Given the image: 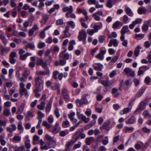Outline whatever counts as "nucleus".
<instances>
[{
  "instance_id": "a878e982",
  "label": "nucleus",
  "mask_w": 151,
  "mask_h": 151,
  "mask_svg": "<svg viewBox=\"0 0 151 151\" xmlns=\"http://www.w3.org/2000/svg\"><path fill=\"white\" fill-rule=\"evenodd\" d=\"M13 148L15 151H25L24 145L19 147L14 146L13 147Z\"/></svg>"
},
{
  "instance_id": "603ef678",
  "label": "nucleus",
  "mask_w": 151,
  "mask_h": 151,
  "mask_svg": "<svg viewBox=\"0 0 151 151\" xmlns=\"http://www.w3.org/2000/svg\"><path fill=\"white\" fill-rule=\"evenodd\" d=\"M143 114L144 116L146 117H147L148 118L151 117V115L150 114L148 111L147 110L143 112Z\"/></svg>"
},
{
  "instance_id": "f704fd0d",
  "label": "nucleus",
  "mask_w": 151,
  "mask_h": 151,
  "mask_svg": "<svg viewBox=\"0 0 151 151\" xmlns=\"http://www.w3.org/2000/svg\"><path fill=\"white\" fill-rule=\"evenodd\" d=\"M100 25H95L93 26V29L96 32H98V30L99 29L102 27V23H100Z\"/></svg>"
},
{
  "instance_id": "6e6d98bb",
  "label": "nucleus",
  "mask_w": 151,
  "mask_h": 151,
  "mask_svg": "<svg viewBox=\"0 0 151 151\" xmlns=\"http://www.w3.org/2000/svg\"><path fill=\"white\" fill-rule=\"evenodd\" d=\"M87 33L90 35H93V34L95 33L96 32L93 29H88L87 30Z\"/></svg>"
},
{
  "instance_id": "ddd939ff",
  "label": "nucleus",
  "mask_w": 151,
  "mask_h": 151,
  "mask_svg": "<svg viewBox=\"0 0 151 151\" xmlns=\"http://www.w3.org/2000/svg\"><path fill=\"white\" fill-rule=\"evenodd\" d=\"M150 22V21L149 20L145 21L144 22V24L142 27L143 30L147 31L148 29Z\"/></svg>"
},
{
  "instance_id": "7c9ffc66",
  "label": "nucleus",
  "mask_w": 151,
  "mask_h": 151,
  "mask_svg": "<svg viewBox=\"0 0 151 151\" xmlns=\"http://www.w3.org/2000/svg\"><path fill=\"white\" fill-rule=\"evenodd\" d=\"M45 101H42L40 105L37 106V108L40 110L43 109L45 108Z\"/></svg>"
},
{
  "instance_id": "a19ab883",
  "label": "nucleus",
  "mask_w": 151,
  "mask_h": 151,
  "mask_svg": "<svg viewBox=\"0 0 151 151\" xmlns=\"http://www.w3.org/2000/svg\"><path fill=\"white\" fill-rule=\"evenodd\" d=\"M83 131V129H79L74 134V136L75 137L76 136H80Z\"/></svg>"
},
{
  "instance_id": "6ab92c4d",
  "label": "nucleus",
  "mask_w": 151,
  "mask_h": 151,
  "mask_svg": "<svg viewBox=\"0 0 151 151\" xmlns=\"http://www.w3.org/2000/svg\"><path fill=\"white\" fill-rule=\"evenodd\" d=\"M25 105V103H22L21 104L18 109L17 112V114H21L23 112Z\"/></svg>"
},
{
  "instance_id": "58836bf2",
  "label": "nucleus",
  "mask_w": 151,
  "mask_h": 151,
  "mask_svg": "<svg viewBox=\"0 0 151 151\" xmlns=\"http://www.w3.org/2000/svg\"><path fill=\"white\" fill-rule=\"evenodd\" d=\"M66 16L67 18L70 17L73 18H75L76 16L75 14L72 13L67 12L66 14Z\"/></svg>"
},
{
  "instance_id": "4d7b16f0",
  "label": "nucleus",
  "mask_w": 151,
  "mask_h": 151,
  "mask_svg": "<svg viewBox=\"0 0 151 151\" xmlns=\"http://www.w3.org/2000/svg\"><path fill=\"white\" fill-rule=\"evenodd\" d=\"M40 65L45 70H49L48 69L47 63L46 62H44Z\"/></svg>"
},
{
  "instance_id": "9b49d317",
  "label": "nucleus",
  "mask_w": 151,
  "mask_h": 151,
  "mask_svg": "<svg viewBox=\"0 0 151 151\" xmlns=\"http://www.w3.org/2000/svg\"><path fill=\"white\" fill-rule=\"evenodd\" d=\"M124 71L127 74H129L131 76H134V71L129 68H124Z\"/></svg>"
},
{
  "instance_id": "473e14b6",
  "label": "nucleus",
  "mask_w": 151,
  "mask_h": 151,
  "mask_svg": "<svg viewBox=\"0 0 151 151\" xmlns=\"http://www.w3.org/2000/svg\"><path fill=\"white\" fill-rule=\"evenodd\" d=\"M75 115V112L72 111H70V113L68 114V117L71 120H73L74 118Z\"/></svg>"
},
{
  "instance_id": "de8ad7c7",
  "label": "nucleus",
  "mask_w": 151,
  "mask_h": 151,
  "mask_svg": "<svg viewBox=\"0 0 151 151\" xmlns=\"http://www.w3.org/2000/svg\"><path fill=\"white\" fill-rule=\"evenodd\" d=\"M62 124L63 127L66 128L69 126L70 123L68 120H67L65 121H63Z\"/></svg>"
},
{
  "instance_id": "09e8293b",
  "label": "nucleus",
  "mask_w": 151,
  "mask_h": 151,
  "mask_svg": "<svg viewBox=\"0 0 151 151\" xmlns=\"http://www.w3.org/2000/svg\"><path fill=\"white\" fill-rule=\"evenodd\" d=\"M37 65H40L44 62V61L42 59L37 58Z\"/></svg>"
},
{
  "instance_id": "2f4dec72",
  "label": "nucleus",
  "mask_w": 151,
  "mask_h": 151,
  "mask_svg": "<svg viewBox=\"0 0 151 151\" xmlns=\"http://www.w3.org/2000/svg\"><path fill=\"white\" fill-rule=\"evenodd\" d=\"M97 66H94V69L97 71L101 70L103 65L100 63H97Z\"/></svg>"
},
{
  "instance_id": "37998d69",
  "label": "nucleus",
  "mask_w": 151,
  "mask_h": 151,
  "mask_svg": "<svg viewBox=\"0 0 151 151\" xmlns=\"http://www.w3.org/2000/svg\"><path fill=\"white\" fill-rule=\"evenodd\" d=\"M121 22L119 21H116L112 25V27L114 29L118 27Z\"/></svg>"
},
{
  "instance_id": "bb28decb",
  "label": "nucleus",
  "mask_w": 151,
  "mask_h": 151,
  "mask_svg": "<svg viewBox=\"0 0 151 151\" xmlns=\"http://www.w3.org/2000/svg\"><path fill=\"white\" fill-rule=\"evenodd\" d=\"M145 89L143 88H141L137 93L136 96L139 98L142 96L145 92Z\"/></svg>"
},
{
  "instance_id": "3c124183",
  "label": "nucleus",
  "mask_w": 151,
  "mask_h": 151,
  "mask_svg": "<svg viewBox=\"0 0 151 151\" xmlns=\"http://www.w3.org/2000/svg\"><path fill=\"white\" fill-rule=\"evenodd\" d=\"M48 122L50 123H52L54 121V119L53 116L52 115H50L48 118Z\"/></svg>"
},
{
  "instance_id": "6e6552de",
  "label": "nucleus",
  "mask_w": 151,
  "mask_h": 151,
  "mask_svg": "<svg viewBox=\"0 0 151 151\" xmlns=\"http://www.w3.org/2000/svg\"><path fill=\"white\" fill-rule=\"evenodd\" d=\"M40 143L41 145L40 148L42 150H46L50 148L49 145H48V143L45 144V142L42 139H40Z\"/></svg>"
},
{
  "instance_id": "680f3d73",
  "label": "nucleus",
  "mask_w": 151,
  "mask_h": 151,
  "mask_svg": "<svg viewBox=\"0 0 151 151\" xmlns=\"http://www.w3.org/2000/svg\"><path fill=\"white\" fill-rule=\"evenodd\" d=\"M30 73V71L29 70H26L24 71L23 74V76L25 78H27L28 76L29 75Z\"/></svg>"
},
{
  "instance_id": "b1692460",
  "label": "nucleus",
  "mask_w": 151,
  "mask_h": 151,
  "mask_svg": "<svg viewBox=\"0 0 151 151\" xmlns=\"http://www.w3.org/2000/svg\"><path fill=\"white\" fill-rule=\"evenodd\" d=\"M136 122V119L134 117H132L130 118L127 121H126V123L127 124H133Z\"/></svg>"
},
{
  "instance_id": "f03ea898",
  "label": "nucleus",
  "mask_w": 151,
  "mask_h": 151,
  "mask_svg": "<svg viewBox=\"0 0 151 151\" xmlns=\"http://www.w3.org/2000/svg\"><path fill=\"white\" fill-rule=\"evenodd\" d=\"M101 83L105 87L104 89V91H108L111 88L113 84V81L112 80H102L101 81Z\"/></svg>"
},
{
  "instance_id": "20e7f679",
  "label": "nucleus",
  "mask_w": 151,
  "mask_h": 151,
  "mask_svg": "<svg viewBox=\"0 0 151 151\" xmlns=\"http://www.w3.org/2000/svg\"><path fill=\"white\" fill-rule=\"evenodd\" d=\"M35 87L36 88V91H37L40 90V88L41 85L43 83V80L42 78L38 77H36L35 80Z\"/></svg>"
},
{
  "instance_id": "864d4df0",
  "label": "nucleus",
  "mask_w": 151,
  "mask_h": 151,
  "mask_svg": "<svg viewBox=\"0 0 151 151\" xmlns=\"http://www.w3.org/2000/svg\"><path fill=\"white\" fill-rule=\"evenodd\" d=\"M45 46V43L41 41H40L38 43V46L39 48L41 49Z\"/></svg>"
},
{
  "instance_id": "c85d7f7f",
  "label": "nucleus",
  "mask_w": 151,
  "mask_h": 151,
  "mask_svg": "<svg viewBox=\"0 0 151 151\" xmlns=\"http://www.w3.org/2000/svg\"><path fill=\"white\" fill-rule=\"evenodd\" d=\"M65 53V52L63 53L62 52V53H60V58H61L62 56H63V58L64 59H66V60H68L69 59V54L68 53Z\"/></svg>"
},
{
  "instance_id": "dca6fc26",
  "label": "nucleus",
  "mask_w": 151,
  "mask_h": 151,
  "mask_svg": "<svg viewBox=\"0 0 151 151\" xmlns=\"http://www.w3.org/2000/svg\"><path fill=\"white\" fill-rule=\"evenodd\" d=\"M13 142H20L21 140V137L18 134L16 135L13 137Z\"/></svg>"
},
{
  "instance_id": "e433bc0d",
  "label": "nucleus",
  "mask_w": 151,
  "mask_h": 151,
  "mask_svg": "<svg viewBox=\"0 0 151 151\" xmlns=\"http://www.w3.org/2000/svg\"><path fill=\"white\" fill-rule=\"evenodd\" d=\"M51 102H49L48 104H47L46 107V112H49L50 111L51 108Z\"/></svg>"
},
{
  "instance_id": "2eb2a0df",
  "label": "nucleus",
  "mask_w": 151,
  "mask_h": 151,
  "mask_svg": "<svg viewBox=\"0 0 151 151\" xmlns=\"http://www.w3.org/2000/svg\"><path fill=\"white\" fill-rule=\"evenodd\" d=\"M132 109L131 107H127L125 108L123 110L120 111L119 113L121 115L126 114L130 112Z\"/></svg>"
},
{
  "instance_id": "0eeeda50",
  "label": "nucleus",
  "mask_w": 151,
  "mask_h": 151,
  "mask_svg": "<svg viewBox=\"0 0 151 151\" xmlns=\"http://www.w3.org/2000/svg\"><path fill=\"white\" fill-rule=\"evenodd\" d=\"M78 118L79 119H81L86 123L88 122L89 121V118H86V117L82 114H80L78 112L76 113Z\"/></svg>"
},
{
  "instance_id": "69168bd1",
  "label": "nucleus",
  "mask_w": 151,
  "mask_h": 151,
  "mask_svg": "<svg viewBox=\"0 0 151 151\" xmlns=\"http://www.w3.org/2000/svg\"><path fill=\"white\" fill-rule=\"evenodd\" d=\"M59 74V72L57 70H55L53 72V77L55 79H57V75Z\"/></svg>"
},
{
  "instance_id": "72a5a7b5",
  "label": "nucleus",
  "mask_w": 151,
  "mask_h": 151,
  "mask_svg": "<svg viewBox=\"0 0 151 151\" xmlns=\"http://www.w3.org/2000/svg\"><path fill=\"white\" fill-rule=\"evenodd\" d=\"M50 74V70H47L46 72L43 71H40L37 73L38 75H49Z\"/></svg>"
},
{
  "instance_id": "052dcab7",
  "label": "nucleus",
  "mask_w": 151,
  "mask_h": 151,
  "mask_svg": "<svg viewBox=\"0 0 151 151\" xmlns=\"http://www.w3.org/2000/svg\"><path fill=\"white\" fill-rule=\"evenodd\" d=\"M135 100V99L134 98L132 99L130 101L128 104V106L132 108V106L134 104V101Z\"/></svg>"
},
{
  "instance_id": "a211bd4d",
  "label": "nucleus",
  "mask_w": 151,
  "mask_h": 151,
  "mask_svg": "<svg viewBox=\"0 0 151 151\" xmlns=\"http://www.w3.org/2000/svg\"><path fill=\"white\" fill-rule=\"evenodd\" d=\"M32 54L31 53L27 52L24 54H22L20 56V59L22 60H24L26 59L27 57L28 56L31 55Z\"/></svg>"
},
{
  "instance_id": "0e129e2a",
  "label": "nucleus",
  "mask_w": 151,
  "mask_h": 151,
  "mask_svg": "<svg viewBox=\"0 0 151 151\" xmlns=\"http://www.w3.org/2000/svg\"><path fill=\"white\" fill-rule=\"evenodd\" d=\"M39 139V137L36 135H35L33 137V143L35 145L36 144V142Z\"/></svg>"
},
{
  "instance_id": "39448f33",
  "label": "nucleus",
  "mask_w": 151,
  "mask_h": 151,
  "mask_svg": "<svg viewBox=\"0 0 151 151\" xmlns=\"http://www.w3.org/2000/svg\"><path fill=\"white\" fill-rule=\"evenodd\" d=\"M20 88L19 92L22 95H23L24 93V95L26 97H27L29 95L27 93V91L25 88V85L23 83H21L19 84Z\"/></svg>"
},
{
  "instance_id": "423d86ee",
  "label": "nucleus",
  "mask_w": 151,
  "mask_h": 151,
  "mask_svg": "<svg viewBox=\"0 0 151 151\" xmlns=\"http://www.w3.org/2000/svg\"><path fill=\"white\" fill-rule=\"evenodd\" d=\"M87 34L86 31L82 30L79 32V35L78 36V38L79 41H81L83 39L86 38Z\"/></svg>"
},
{
  "instance_id": "c9c22d12",
  "label": "nucleus",
  "mask_w": 151,
  "mask_h": 151,
  "mask_svg": "<svg viewBox=\"0 0 151 151\" xmlns=\"http://www.w3.org/2000/svg\"><path fill=\"white\" fill-rule=\"evenodd\" d=\"M68 39H66L64 40L63 42V48L65 50L63 51V53L65 52L66 50V45L68 42Z\"/></svg>"
},
{
  "instance_id": "79ce46f5",
  "label": "nucleus",
  "mask_w": 151,
  "mask_h": 151,
  "mask_svg": "<svg viewBox=\"0 0 151 151\" xmlns=\"http://www.w3.org/2000/svg\"><path fill=\"white\" fill-rule=\"evenodd\" d=\"M73 143V141L71 140L68 142L65 145V150H67V151H69L70 150H68L69 147Z\"/></svg>"
},
{
  "instance_id": "4be33fe9",
  "label": "nucleus",
  "mask_w": 151,
  "mask_h": 151,
  "mask_svg": "<svg viewBox=\"0 0 151 151\" xmlns=\"http://www.w3.org/2000/svg\"><path fill=\"white\" fill-rule=\"evenodd\" d=\"M125 12L129 16L132 17L133 15V13L131 9L127 6L125 7Z\"/></svg>"
},
{
  "instance_id": "aec40b11",
  "label": "nucleus",
  "mask_w": 151,
  "mask_h": 151,
  "mask_svg": "<svg viewBox=\"0 0 151 151\" xmlns=\"http://www.w3.org/2000/svg\"><path fill=\"white\" fill-rule=\"evenodd\" d=\"M63 10L64 12H66L67 11L68 12L72 13L73 11L72 6L71 5L69 7L67 6L63 8Z\"/></svg>"
},
{
  "instance_id": "8fccbe9b",
  "label": "nucleus",
  "mask_w": 151,
  "mask_h": 151,
  "mask_svg": "<svg viewBox=\"0 0 151 151\" xmlns=\"http://www.w3.org/2000/svg\"><path fill=\"white\" fill-rule=\"evenodd\" d=\"M151 45V41H145L144 44L145 47L147 48L149 47Z\"/></svg>"
},
{
  "instance_id": "a18cd8bd",
  "label": "nucleus",
  "mask_w": 151,
  "mask_h": 151,
  "mask_svg": "<svg viewBox=\"0 0 151 151\" xmlns=\"http://www.w3.org/2000/svg\"><path fill=\"white\" fill-rule=\"evenodd\" d=\"M64 32L65 34L64 35L60 37V38L61 39H63L66 37H69L70 35V34L69 32L68 31H64Z\"/></svg>"
},
{
  "instance_id": "13d9d810",
  "label": "nucleus",
  "mask_w": 151,
  "mask_h": 151,
  "mask_svg": "<svg viewBox=\"0 0 151 151\" xmlns=\"http://www.w3.org/2000/svg\"><path fill=\"white\" fill-rule=\"evenodd\" d=\"M18 129L22 132L23 131V128L22 126V122H19L18 125Z\"/></svg>"
},
{
  "instance_id": "ea45409f",
  "label": "nucleus",
  "mask_w": 151,
  "mask_h": 151,
  "mask_svg": "<svg viewBox=\"0 0 151 151\" xmlns=\"http://www.w3.org/2000/svg\"><path fill=\"white\" fill-rule=\"evenodd\" d=\"M42 124L47 129H50L51 127V125L48 123L46 121H44L42 123Z\"/></svg>"
},
{
  "instance_id": "393cba45",
  "label": "nucleus",
  "mask_w": 151,
  "mask_h": 151,
  "mask_svg": "<svg viewBox=\"0 0 151 151\" xmlns=\"http://www.w3.org/2000/svg\"><path fill=\"white\" fill-rule=\"evenodd\" d=\"M134 130V128L133 127H125L123 129V131L126 133H127L128 131H131L133 132Z\"/></svg>"
},
{
  "instance_id": "f257e3e1",
  "label": "nucleus",
  "mask_w": 151,
  "mask_h": 151,
  "mask_svg": "<svg viewBox=\"0 0 151 151\" xmlns=\"http://www.w3.org/2000/svg\"><path fill=\"white\" fill-rule=\"evenodd\" d=\"M150 99L149 98H146L144 101H141L138 105V108L135 111L134 113L137 114L141 111L144 110L146 108V105L149 102Z\"/></svg>"
},
{
  "instance_id": "f3484780",
  "label": "nucleus",
  "mask_w": 151,
  "mask_h": 151,
  "mask_svg": "<svg viewBox=\"0 0 151 151\" xmlns=\"http://www.w3.org/2000/svg\"><path fill=\"white\" fill-rule=\"evenodd\" d=\"M87 95L86 94H84L82 98L81 99L80 105H82L83 104H86L88 103V100L86 98Z\"/></svg>"
},
{
  "instance_id": "4468645a",
  "label": "nucleus",
  "mask_w": 151,
  "mask_h": 151,
  "mask_svg": "<svg viewBox=\"0 0 151 151\" xmlns=\"http://www.w3.org/2000/svg\"><path fill=\"white\" fill-rule=\"evenodd\" d=\"M10 47H3L0 51V54L1 55H4L7 54L10 50Z\"/></svg>"
},
{
  "instance_id": "1a4fd4ad",
  "label": "nucleus",
  "mask_w": 151,
  "mask_h": 151,
  "mask_svg": "<svg viewBox=\"0 0 151 151\" xmlns=\"http://www.w3.org/2000/svg\"><path fill=\"white\" fill-rule=\"evenodd\" d=\"M103 15V12L101 11H98L96 12L92 15L94 19L97 21H99L100 20L99 16H102Z\"/></svg>"
},
{
  "instance_id": "7ed1b4c3",
  "label": "nucleus",
  "mask_w": 151,
  "mask_h": 151,
  "mask_svg": "<svg viewBox=\"0 0 151 151\" xmlns=\"http://www.w3.org/2000/svg\"><path fill=\"white\" fill-rule=\"evenodd\" d=\"M100 52L97 54L95 58L100 60H103L104 58V55L106 52V50L104 47L101 48L99 50Z\"/></svg>"
},
{
  "instance_id": "338daca9",
  "label": "nucleus",
  "mask_w": 151,
  "mask_h": 151,
  "mask_svg": "<svg viewBox=\"0 0 151 151\" xmlns=\"http://www.w3.org/2000/svg\"><path fill=\"white\" fill-rule=\"evenodd\" d=\"M67 23L70 25L72 27V28H73L75 27V24L74 22L72 21H70L68 22Z\"/></svg>"
},
{
  "instance_id": "c756f323",
  "label": "nucleus",
  "mask_w": 151,
  "mask_h": 151,
  "mask_svg": "<svg viewBox=\"0 0 151 151\" xmlns=\"http://www.w3.org/2000/svg\"><path fill=\"white\" fill-rule=\"evenodd\" d=\"M121 40L122 42V45L125 47H127L128 44V41L127 40H125V37H120Z\"/></svg>"
},
{
  "instance_id": "f8f14e48",
  "label": "nucleus",
  "mask_w": 151,
  "mask_h": 151,
  "mask_svg": "<svg viewBox=\"0 0 151 151\" xmlns=\"http://www.w3.org/2000/svg\"><path fill=\"white\" fill-rule=\"evenodd\" d=\"M113 45L114 47H116L118 45V43L117 40L116 39L111 40L108 45L109 47H110Z\"/></svg>"
},
{
  "instance_id": "cd10ccee",
  "label": "nucleus",
  "mask_w": 151,
  "mask_h": 151,
  "mask_svg": "<svg viewBox=\"0 0 151 151\" xmlns=\"http://www.w3.org/2000/svg\"><path fill=\"white\" fill-rule=\"evenodd\" d=\"M59 124L58 123H56L53 127V130L52 132L54 134H55L58 132L59 131Z\"/></svg>"
},
{
  "instance_id": "bf43d9fd",
  "label": "nucleus",
  "mask_w": 151,
  "mask_h": 151,
  "mask_svg": "<svg viewBox=\"0 0 151 151\" xmlns=\"http://www.w3.org/2000/svg\"><path fill=\"white\" fill-rule=\"evenodd\" d=\"M39 36L42 39L44 38L45 37V32L43 30L40 33Z\"/></svg>"
},
{
  "instance_id": "774afa93",
  "label": "nucleus",
  "mask_w": 151,
  "mask_h": 151,
  "mask_svg": "<svg viewBox=\"0 0 151 151\" xmlns=\"http://www.w3.org/2000/svg\"><path fill=\"white\" fill-rule=\"evenodd\" d=\"M38 114L39 115L38 116V119H42V118L44 116V114L42 112L40 111H39L38 112Z\"/></svg>"
},
{
  "instance_id": "49530a36",
  "label": "nucleus",
  "mask_w": 151,
  "mask_h": 151,
  "mask_svg": "<svg viewBox=\"0 0 151 151\" xmlns=\"http://www.w3.org/2000/svg\"><path fill=\"white\" fill-rule=\"evenodd\" d=\"M142 130L143 132L147 134H148L150 133L151 131L150 129H148L146 127L142 128Z\"/></svg>"
},
{
  "instance_id": "9d476101",
  "label": "nucleus",
  "mask_w": 151,
  "mask_h": 151,
  "mask_svg": "<svg viewBox=\"0 0 151 151\" xmlns=\"http://www.w3.org/2000/svg\"><path fill=\"white\" fill-rule=\"evenodd\" d=\"M129 30L127 26L125 25L123 26L121 31V37H124V35L125 33L129 32Z\"/></svg>"
},
{
  "instance_id": "c03bdc74",
  "label": "nucleus",
  "mask_w": 151,
  "mask_h": 151,
  "mask_svg": "<svg viewBox=\"0 0 151 151\" xmlns=\"http://www.w3.org/2000/svg\"><path fill=\"white\" fill-rule=\"evenodd\" d=\"M25 145L26 148L29 149L31 147L30 141L29 140H27L25 142Z\"/></svg>"
},
{
  "instance_id": "412c9836",
  "label": "nucleus",
  "mask_w": 151,
  "mask_h": 151,
  "mask_svg": "<svg viewBox=\"0 0 151 151\" xmlns=\"http://www.w3.org/2000/svg\"><path fill=\"white\" fill-rule=\"evenodd\" d=\"M48 145L50 148H55L56 146V141L55 140H52L48 142Z\"/></svg>"
},
{
  "instance_id": "e2e57ef3",
  "label": "nucleus",
  "mask_w": 151,
  "mask_h": 151,
  "mask_svg": "<svg viewBox=\"0 0 151 151\" xmlns=\"http://www.w3.org/2000/svg\"><path fill=\"white\" fill-rule=\"evenodd\" d=\"M1 39L2 40L3 43L4 45H6L7 44L8 42V41L6 40L4 35L1 36Z\"/></svg>"
},
{
  "instance_id": "4c0bfd02",
  "label": "nucleus",
  "mask_w": 151,
  "mask_h": 151,
  "mask_svg": "<svg viewBox=\"0 0 151 151\" xmlns=\"http://www.w3.org/2000/svg\"><path fill=\"white\" fill-rule=\"evenodd\" d=\"M140 47L139 46H137L135 48L134 51V55L137 57L138 56L140 52Z\"/></svg>"
},
{
  "instance_id": "5701e85b",
  "label": "nucleus",
  "mask_w": 151,
  "mask_h": 151,
  "mask_svg": "<svg viewBox=\"0 0 151 151\" xmlns=\"http://www.w3.org/2000/svg\"><path fill=\"white\" fill-rule=\"evenodd\" d=\"M111 92L113 96L114 97H117L119 95V93L118 91V89L115 88H113L111 90Z\"/></svg>"
},
{
  "instance_id": "5fc2aeb1",
  "label": "nucleus",
  "mask_w": 151,
  "mask_h": 151,
  "mask_svg": "<svg viewBox=\"0 0 151 151\" xmlns=\"http://www.w3.org/2000/svg\"><path fill=\"white\" fill-rule=\"evenodd\" d=\"M68 133L69 132L68 131L66 132L65 131H62L60 132V135L61 137H63Z\"/></svg>"
}]
</instances>
